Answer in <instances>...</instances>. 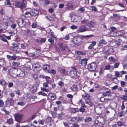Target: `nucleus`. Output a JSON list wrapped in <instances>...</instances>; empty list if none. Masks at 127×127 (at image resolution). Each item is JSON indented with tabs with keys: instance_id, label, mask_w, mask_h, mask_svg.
<instances>
[{
	"instance_id": "nucleus-1",
	"label": "nucleus",
	"mask_w": 127,
	"mask_h": 127,
	"mask_svg": "<svg viewBox=\"0 0 127 127\" xmlns=\"http://www.w3.org/2000/svg\"><path fill=\"white\" fill-rule=\"evenodd\" d=\"M103 51L107 54H112L114 52L113 49L111 46H106L103 49Z\"/></svg>"
},
{
	"instance_id": "nucleus-2",
	"label": "nucleus",
	"mask_w": 127,
	"mask_h": 127,
	"mask_svg": "<svg viewBox=\"0 0 127 127\" xmlns=\"http://www.w3.org/2000/svg\"><path fill=\"white\" fill-rule=\"evenodd\" d=\"M104 109V106L102 105H99L96 107L95 109L96 113L98 115H101L102 110Z\"/></svg>"
},
{
	"instance_id": "nucleus-3",
	"label": "nucleus",
	"mask_w": 127,
	"mask_h": 127,
	"mask_svg": "<svg viewBox=\"0 0 127 127\" xmlns=\"http://www.w3.org/2000/svg\"><path fill=\"white\" fill-rule=\"evenodd\" d=\"M15 5L17 7L20 8L21 10L24 9V8L25 7V3L19 1H16L15 2Z\"/></svg>"
},
{
	"instance_id": "nucleus-4",
	"label": "nucleus",
	"mask_w": 127,
	"mask_h": 127,
	"mask_svg": "<svg viewBox=\"0 0 127 127\" xmlns=\"http://www.w3.org/2000/svg\"><path fill=\"white\" fill-rule=\"evenodd\" d=\"M18 25L20 27H25L26 24V22L23 19L19 18L17 20Z\"/></svg>"
},
{
	"instance_id": "nucleus-5",
	"label": "nucleus",
	"mask_w": 127,
	"mask_h": 127,
	"mask_svg": "<svg viewBox=\"0 0 127 127\" xmlns=\"http://www.w3.org/2000/svg\"><path fill=\"white\" fill-rule=\"evenodd\" d=\"M23 115L21 114L17 113L14 115L15 120L18 122L20 123L22 119Z\"/></svg>"
},
{
	"instance_id": "nucleus-6",
	"label": "nucleus",
	"mask_w": 127,
	"mask_h": 127,
	"mask_svg": "<svg viewBox=\"0 0 127 127\" xmlns=\"http://www.w3.org/2000/svg\"><path fill=\"white\" fill-rule=\"evenodd\" d=\"M96 67V64L94 63H92L88 65V68L91 71H95V70Z\"/></svg>"
},
{
	"instance_id": "nucleus-7",
	"label": "nucleus",
	"mask_w": 127,
	"mask_h": 127,
	"mask_svg": "<svg viewBox=\"0 0 127 127\" xmlns=\"http://www.w3.org/2000/svg\"><path fill=\"white\" fill-rule=\"evenodd\" d=\"M88 28L86 27V25H82L80 26L79 29L77 30L78 33L82 32L87 31Z\"/></svg>"
},
{
	"instance_id": "nucleus-8",
	"label": "nucleus",
	"mask_w": 127,
	"mask_h": 127,
	"mask_svg": "<svg viewBox=\"0 0 127 127\" xmlns=\"http://www.w3.org/2000/svg\"><path fill=\"white\" fill-rule=\"evenodd\" d=\"M14 101L13 98H8L6 101V103L8 106H12L14 105Z\"/></svg>"
},
{
	"instance_id": "nucleus-9",
	"label": "nucleus",
	"mask_w": 127,
	"mask_h": 127,
	"mask_svg": "<svg viewBox=\"0 0 127 127\" xmlns=\"http://www.w3.org/2000/svg\"><path fill=\"white\" fill-rule=\"evenodd\" d=\"M16 69V75H19L21 77L24 76L25 75V73L24 71L21 70L20 68H17Z\"/></svg>"
},
{
	"instance_id": "nucleus-10",
	"label": "nucleus",
	"mask_w": 127,
	"mask_h": 127,
	"mask_svg": "<svg viewBox=\"0 0 127 127\" xmlns=\"http://www.w3.org/2000/svg\"><path fill=\"white\" fill-rule=\"evenodd\" d=\"M81 18L80 16H75L74 17H71V20L72 21L74 22H78L81 20Z\"/></svg>"
},
{
	"instance_id": "nucleus-11",
	"label": "nucleus",
	"mask_w": 127,
	"mask_h": 127,
	"mask_svg": "<svg viewBox=\"0 0 127 127\" xmlns=\"http://www.w3.org/2000/svg\"><path fill=\"white\" fill-rule=\"evenodd\" d=\"M70 77L73 78L76 77L77 74L76 72L75 69L71 70L69 73Z\"/></svg>"
},
{
	"instance_id": "nucleus-12",
	"label": "nucleus",
	"mask_w": 127,
	"mask_h": 127,
	"mask_svg": "<svg viewBox=\"0 0 127 127\" xmlns=\"http://www.w3.org/2000/svg\"><path fill=\"white\" fill-rule=\"evenodd\" d=\"M26 32L28 35H36L35 31L30 29H27L26 31Z\"/></svg>"
},
{
	"instance_id": "nucleus-13",
	"label": "nucleus",
	"mask_w": 127,
	"mask_h": 127,
	"mask_svg": "<svg viewBox=\"0 0 127 127\" xmlns=\"http://www.w3.org/2000/svg\"><path fill=\"white\" fill-rule=\"evenodd\" d=\"M87 60L86 59H83L79 60V63L83 66H86L87 64Z\"/></svg>"
},
{
	"instance_id": "nucleus-14",
	"label": "nucleus",
	"mask_w": 127,
	"mask_h": 127,
	"mask_svg": "<svg viewBox=\"0 0 127 127\" xmlns=\"http://www.w3.org/2000/svg\"><path fill=\"white\" fill-rule=\"evenodd\" d=\"M13 22V19L12 18H10L7 19V22H5V25L6 26H9Z\"/></svg>"
},
{
	"instance_id": "nucleus-15",
	"label": "nucleus",
	"mask_w": 127,
	"mask_h": 127,
	"mask_svg": "<svg viewBox=\"0 0 127 127\" xmlns=\"http://www.w3.org/2000/svg\"><path fill=\"white\" fill-rule=\"evenodd\" d=\"M38 13V11L35 9H33L30 11V15L32 16H36Z\"/></svg>"
},
{
	"instance_id": "nucleus-16",
	"label": "nucleus",
	"mask_w": 127,
	"mask_h": 127,
	"mask_svg": "<svg viewBox=\"0 0 127 127\" xmlns=\"http://www.w3.org/2000/svg\"><path fill=\"white\" fill-rule=\"evenodd\" d=\"M16 68L15 67H14L10 69V73L11 75L13 76H14V75H16Z\"/></svg>"
},
{
	"instance_id": "nucleus-17",
	"label": "nucleus",
	"mask_w": 127,
	"mask_h": 127,
	"mask_svg": "<svg viewBox=\"0 0 127 127\" xmlns=\"http://www.w3.org/2000/svg\"><path fill=\"white\" fill-rule=\"evenodd\" d=\"M7 57L9 60H16L17 59V56L14 54H13L12 56H11L10 55H7Z\"/></svg>"
},
{
	"instance_id": "nucleus-18",
	"label": "nucleus",
	"mask_w": 127,
	"mask_h": 127,
	"mask_svg": "<svg viewBox=\"0 0 127 127\" xmlns=\"http://www.w3.org/2000/svg\"><path fill=\"white\" fill-rule=\"evenodd\" d=\"M77 120L76 117H70L67 119V121L68 123L70 124L72 123Z\"/></svg>"
},
{
	"instance_id": "nucleus-19",
	"label": "nucleus",
	"mask_w": 127,
	"mask_h": 127,
	"mask_svg": "<svg viewBox=\"0 0 127 127\" xmlns=\"http://www.w3.org/2000/svg\"><path fill=\"white\" fill-rule=\"evenodd\" d=\"M75 44L78 45H80L81 44L82 42V39L80 38L79 37L77 38L76 40Z\"/></svg>"
},
{
	"instance_id": "nucleus-20",
	"label": "nucleus",
	"mask_w": 127,
	"mask_h": 127,
	"mask_svg": "<svg viewBox=\"0 0 127 127\" xmlns=\"http://www.w3.org/2000/svg\"><path fill=\"white\" fill-rule=\"evenodd\" d=\"M30 88L31 91L32 93L36 91L37 88L35 85H30Z\"/></svg>"
},
{
	"instance_id": "nucleus-21",
	"label": "nucleus",
	"mask_w": 127,
	"mask_h": 127,
	"mask_svg": "<svg viewBox=\"0 0 127 127\" xmlns=\"http://www.w3.org/2000/svg\"><path fill=\"white\" fill-rule=\"evenodd\" d=\"M43 69L45 70L46 72H47V70L50 69L49 66L47 64L44 65L43 67Z\"/></svg>"
},
{
	"instance_id": "nucleus-22",
	"label": "nucleus",
	"mask_w": 127,
	"mask_h": 127,
	"mask_svg": "<svg viewBox=\"0 0 127 127\" xmlns=\"http://www.w3.org/2000/svg\"><path fill=\"white\" fill-rule=\"evenodd\" d=\"M86 107V106L85 105V104H83L79 109V111L82 113L84 112L85 110V108Z\"/></svg>"
},
{
	"instance_id": "nucleus-23",
	"label": "nucleus",
	"mask_w": 127,
	"mask_h": 127,
	"mask_svg": "<svg viewBox=\"0 0 127 127\" xmlns=\"http://www.w3.org/2000/svg\"><path fill=\"white\" fill-rule=\"evenodd\" d=\"M78 111V108H71L70 109V111L71 113H75Z\"/></svg>"
},
{
	"instance_id": "nucleus-24",
	"label": "nucleus",
	"mask_w": 127,
	"mask_h": 127,
	"mask_svg": "<svg viewBox=\"0 0 127 127\" xmlns=\"http://www.w3.org/2000/svg\"><path fill=\"white\" fill-rule=\"evenodd\" d=\"M92 120V118L89 117H85L84 120L85 122H87L90 121Z\"/></svg>"
},
{
	"instance_id": "nucleus-25",
	"label": "nucleus",
	"mask_w": 127,
	"mask_h": 127,
	"mask_svg": "<svg viewBox=\"0 0 127 127\" xmlns=\"http://www.w3.org/2000/svg\"><path fill=\"white\" fill-rule=\"evenodd\" d=\"M61 73L62 74L65 75H68L67 71L66 70L63 69L61 70L60 71Z\"/></svg>"
},
{
	"instance_id": "nucleus-26",
	"label": "nucleus",
	"mask_w": 127,
	"mask_h": 127,
	"mask_svg": "<svg viewBox=\"0 0 127 127\" xmlns=\"http://www.w3.org/2000/svg\"><path fill=\"white\" fill-rule=\"evenodd\" d=\"M65 117V115L63 113H62L59 114L58 117L59 119H62L64 118Z\"/></svg>"
},
{
	"instance_id": "nucleus-27",
	"label": "nucleus",
	"mask_w": 127,
	"mask_h": 127,
	"mask_svg": "<svg viewBox=\"0 0 127 127\" xmlns=\"http://www.w3.org/2000/svg\"><path fill=\"white\" fill-rule=\"evenodd\" d=\"M82 96L85 100L88 99L89 98V95L85 93L84 95H82Z\"/></svg>"
},
{
	"instance_id": "nucleus-28",
	"label": "nucleus",
	"mask_w": 127,
	"mask_h": 127,
	"mask_svg": "<svg viewBox=\"0 0 127 127\" xmlns=\"http://www.w3.org/2000/svg\"><path fill=\"white\" fill-rule=\"evenodd\" d=\"M47 72L52 74H55L56 73V70H55L52 69L50 70V69L49 70H47Z\"/></svg>"
},
{
	"instance_id": "nucleus-29",
	"label": "nucleus",
	"mask_w": 127,
	"mask_h": 127,
	"mask_svg": "<svg viewBox=\"0 0 127 127\" xmlns=\"http://www.w3.org/2000/svg\"><path fill=\"white\" fill-rule=\"evenodd\" d=\"M95 25V23L93 22H90L88 23V25L89 26L92 27H93Z\"/></svg>"
},
{
	"instance_id": "nucleus-30",
	"label": "nucleus",
	"mask_w": 127,
	"mask_h": 127,
	"mask_svg": "<svg viewBox=\"0 0 127 127\" xmlns=\"http://www.w3.org/2000/svg\"><path fill=\"white\" fill-rule=\"evenodd\" d=\"M49 96H50L51 99L54 100L55 98V95L54 94L50 93L49 94Z\"/></svg>"
},
{
	"instance_id": "nucleus-31",
	"label": "nucleus",
	"mask_w": 127,
	"mask_h": 127,
	"mask_svg": "<svg viewBox=\"0 0 127 127\" xmlns=\"http://www.w3.org/2000/svg\"><path fill=\"white\" fill-rule=\"evenodd\" d=\"M71 89L73 91H75L78 90V87L76 85H74L73 87L71 88Z\"/></svg>"
},
{
	"instance_id": "nucleus-32",
	"label": "nucleus",
	"mask_w": 127,
	"mask_h": 127,
	"mask_svg": "<svg viewBox=\"0 0 127 127\" xmlns=\"http://www.w3.org/2000/svg\"><path fill=\"white\" fill-rule=\"evenodd\" d=\"M112 81L113 82L116 84H118L119 82V80L116 78H114L112 79Z\"/></svg>"
},
{
	"instance_id": "nucleus-33",
	"label": "nucleus",
	"mask_w": 127,
	"mask_h": 127,
	"mask_svg": "<svg viewBox=\"0 0 127 127\" xmlns=\"http://www.w3.org/2000/svg\"><path fill=\"white\" fill-rule=\"evenodd\" d=\"M12 64L13 66H18L20 64L19 62H16L13 61L12 63Z\"/></svg>"
},
{
	"instance_id": "nucleus-34",
	"label": "nucleus",
	"mask_w": 127,
	"mask_h": 127,
	"mask_svg": "<svg viewBox=\"0 0 127 127\" xmlns=\"http://www.w3.org/2000/svg\"><path fill=\"white\" fill-rule=\"evenodd\" d=\"M78 11L79 12L82 13L85 11V9L84 7H82L78 9Z\"/></svg>"
},
{
	"instance_id": "nucleus-35",
	"label": "nucleus",
	"mask_w": 127,
	"mask_h": 127,
	"mask_svg": "<svg viewBox=\"0 0 127 127\" xmlns=\"http://www.w3.org/2000/svg\"><path fill=\"white\" fill-rule=\"evenodd\" d=\"M31 9V8H29L26 9V10L28 11L26 12V13H25V16H24V17H26V15H28L29 14H30V11H29V10H30Z\"/></svg>"
},
{
	"instance_id": "nucleus-36",
	"label": "nucleus",
	"mask_w": 127,
	"mask_h": 127,
	"mask_svg": "<svg viewBox=\"0 0 127 127\" xmlns=\"http://www.w3.org/2000/svg\"><path fill=\"white\" fill-rule=\"evenodd\" d=\"M0 39L3 41L8 43V41H7L6 37H3L1 36H0Z\"/></svg>"
},
{
	"instance_id": "nucleus-37",
	"label": "nucleus",
	"mask_w": 127,
	"mask_h": 127,
	"mask_svg": "<svg viewBox=\"0 0 127 127\" xmlns=\"http://www.w3.org/2000/svg\"><path fill=\"white\" fill-rule=\"evenodd\" d=\"M115 76L117 77H120L122 76V75H120L118 71H116L115 72Z\"/></svg>"
},
{
	"instance_id": "nucleus-38",
	"label": "nucleus",
	"mask_w": 127,
	"mask_h": 127,
	"mask_svg": "<svg viewBox=\"0 0 127 127\" xmlns=\"http://www.w3.org/2000/svg\"><path fill=\"white\" fill-rule=\"evenodd\" d=\"M7 122L8 123L10 124H12L13 123L12 119H8L7 121Z\"/></svg>"
},
{
	"instance_id": "nucleus-39",
	"label": "nucleus",
	"mask_w": 127,
	"mask_h": 127,
	"mask_svg": "<svg viewBox=\"0 0 127 127\" xmlns=\"http://www.w3.org/2000/svg\"><path fill=\"white\" fill-rule=\"evenodd\" d=\"M5 4L8 5H11V4L10 3V1L9 0H5Z\"/></svg>"
},
{
	"instance_id": "nucleus-40",
	"label": "nucleus",
	"mask_w": 127,
	"mask_h": 127,
	"mask_svg": "<svg viewBox=\"0 0 127 127\" xmlns=\"http://www.w3.org/2000/svg\"><path fill=\"white\" fill-rule=\"evenodd\" d=\"M109 60L110 61L114 62L116 61V60L114 57H111L109 58Z\"/></svg>"
},
{
	"instance_id": "nucleus-41",
	"label": "nucleus",
	"mask_w": 127,
	"mask_h": 127,
	"mask_svg": "<svg viewBox=\"0 0 127 127\" xmlns=\"http://www.w3.org/2000/svg\"><path fill=\"white\" fill-rule=\"evenodd\" d=\"M38 95H41L43 96H47V94H46L44 92H39L38 93Z\"/></svg>"
},
{
	"instance_id": "nucleus-42",
	"label": "nucleus",
	"mask_w": 127,
	"mask_h": 127,
	"mask_svg": "<svg viewBox=\"0 0 127 127\" xmlns=\"http://www.w3.org/2000/svg\"><path fill=\"white\" fill-rule=\"evenodd\" d=\"M17 105H21L22 106H23L25 105V103L22 101L19 102L17 103Z\"/></svg>"
},
{
	"instance_id": "nucleus-43",
	"label": "nucleus",
	"mask_w": 127,
	"mask_h": 127,
	"mask_svg": "<svg viewBox=\"0 0 127 127\" xmlns=\"http://www.w3.org/2000/svg\"><path fill=\"white\" fill-rule=\"evenodd\" d=\"M110 65L109 64H108L105 66L104 69L105 70H108L110 68Z\"/></svg>"
},
{
	"instance_id": "nucleus-44",
	"label": "nucleus",
	"mask_w": 127,
	"mask_h": 127,
	"mask_svg": "<svg viewBox=\"0 0 127 127\" xmlns=\"http://www.w3.org/2000/svg\"><path fill=\"white\" fill-rule=\"evenodd\" d=\"M116 30V28L115 27H113L110 28V32L111 34L113 32Z\"/></svg>"
},
{
	"instance_id": "nucleus-45",
	"label": "nucleus",
	"mask_w": 127,
	"mask_h": 127,
	"mask_svg": "<svg viewBox=\"0 0 127 127\" xmlns=\"http://www.w3.org/2000/svg\"><path fill=\"white\" fill-rule=\"evenodd\" d=\"M39 53L37 51H36L34 52V54L33 55H31V56H37L39 55Z\"/></svg>"
},
{
	"instance_id": "nucleus-46",
	"label": "nucleus",
	"mask_w": 127,
	"mask_h": 127,
	"mask_svg": "<svg viewBox=\"0 0 127 127\" xmlns=\"http://www.w3.org/2000/svg\"><path fill=\"white\" fill-rule=\"evenodd\" d=\"M17 25L16 24L12 23V24L11 25V27L12 29H15Z\"/></svg>"
},
{
	"instance_id": "nucleus-47",
	"label": "nucleus",
	"mask_w": 127,
	"mask_h": 127,
	"mask_svg": "<svg viewBox=\"0 0 127 127\" xmlns=\"http://www.w3.org/2000/svg\"><path fill=\"white\" fill-rule=\"evenodd\" d=\"M37 26V24L35 23H33L31 25V27L32 28H36Z\"/></svg>"
},
{
	"instance_id": "nucleus-48",
	"label": "nucleus",
	"mask_w": 127,
	"mask_h": 127,
	"mask_svg": "<svg viewBox=\"0 0 127 127\" xmlns=\"http://www.w3.org/2000/svg\"><path fill=\"white\" fill-rule=\"evenodd\" d=\"M121 86L122 87H124L126 85V83L124 81H121L120 82Z\"/></svg>"
},
{
	"instance_id": "nucleus-49",
	"label": "nucleus",
	"mask_w": 127,
	"mask_h": 127,
	"mask_svg": "<svg viewBox=\"0 0 127 127\" xmlns=\"http://www.w3.org/2000/svg\"><path fill=\"white\" fill-rule=\"evenodd\" d=\"M58 84L59 86H60L61 87H62L64 85V83L62 81H60L59 82Z\"/></svg>"
},
{
	"instance_id": "nucleus-50",
	"label": "nucleus",
	"mask_w": 127,
	"mask_h": 127,
	"mask_svg": "<svg viewBox=\"0 0 127 127\" xmlns=\"http://www.w3.org/2000/svg\"><path fill=\"white\" fill-rule=\"evenodd\" d=\"M48 41L49 42H50L51 44L53 43L54 42V39L51 38H50L49 39Z\"/></svg>"
},
{
	"instance_id": "nucleus-51",
	"label": "nucleus",
	"mask_w": 127,
	"mask_h": 127,
	"mask_svg": "<svg viewBox=\"0 0 127 127\" xmlns=\"http://www.w3.org/2000/svg\"><path fill=\"white\" fill-rule=\"evenodd\" d=\"M51 114L52 115V116L54 118H55L56 116V113L53 112V111H51Z\"/></svg>"
},
{
	"instance_id": "nucleus-52",
	"label": "nucleus",
	"mask_w": 127,
	"mask_h": 127,
	"mask_svg": "<svg viewBox=\"0 0 127 127\" xmlns=\"http://www.w3.org/2000/svg\"><path fill=\"white\" fill-rule=\"evenodd\" d=\"M33 68H34L35 69L38 68L40 67L39 65L37 64V65H36L35 64H33L32 65Z\"/></svg>"
},
{
	"instance_id": "nucleus-53",
	"label": "nucleus",
	"mask_w": 127,
	"mask_h": 127,
	"mask_svg": "<svg viewBox=\"0 0 127 127\" xmlns=\"http://www.w3.org/2000/svg\"><path fill=\"white\" fill-rule=\"evenodd\" d=\"M41 90L43 91L48 92L49 91V90L47 89H46L45 88L43 87L41 88Z\"/></svg>"
},
{
	"instance_id": "nucleus-54",
	"label": "nucleus",
	"mask_w": 127,
	"mask_h": 127,
	"mask_svg": "<svg viewBox=\"0 0 127 127\" xmlns=\"http://www.w3.org/2000/svg\"><path fill=\"white\" fill-rule=\"evenodd\" d=\"M115 43L118 46L120 44V43L119 40H116L115 41Z\"/></svg>"
},
{
	"instance_id": "nucleus-55",
	"label": "nucleus",
	"mask_w": 127,
	"mask_h": 127,
	"mask_svg": "<svg viewBox=\"0 0 127 127\" xmlns=\"http://www.w3.org/2000/svg\"><path fill=\"white\" fill-rule=\"evenodd\" d=\"M48 83L45 82L43 84V87L44 88H46L48 87Z\"/></svg>"
},
{
	"instance_id": "nucleus-56",
	"label": "nucleus",
	"mask_w": 127,
	"mask_h": 127,
	"mask_svg": "<svg viewBox=\"0 0 127 127\" xmlns=\"http://www.w3.org/2000/svg\"><path fill=\"white\" fill-rule=\"evenodd\" d=\"M4 63V62L3 60L0 59V66L3 65Z\"/></svg>"
},
{
	"instance_id": "nucleus-57",
	"label": "nucleus",
	"mask_w": 127,
	"mask_h": 127,
	"mask_svg": "<svg viewBox=\"0 0 127 127\" xmlns=\"http://www.w3.org/2000/svg\"><path fill=\"white\" fill-rule=\"evenodd\" d=\"M70 28L74 30L77 29L78 27L75 25H73L70 27Z\"/></svg>"
},
{
	"instance_id": "nucleus-58",
	"label": "nucleus",
	"mask_w": 127,
	"mask_h": 127,
	"mask_svg": "<svg viewBox=\"0 0 127 127\" xmlns=\"http://www.w3.org/2000/svg\"><path fill=\"white\" fill-rule=\"evenodd\" d=\"M4 105V102L3 101L1 100L0 99V107H3Z\"/></svg>"
},
{
	"instance_id": "nucleus-59",
	"label": "nucleus",
	"mask_w": 127,
	"mask_h": 127,
	"mask_svg": "<svg viewBox=\"0 0 127 127\" xmlns=\"http://www.w3.org/2000/svg\"><path fill=\"white\" fill-rule=\"evenodd\" d=\"M38 122L40 124L42 125H43L44 124V122L42 120L39 119L38 120Z\"/></svg>"
},
{
	"instance_id": "nucleus-60",
	"label": "nucleus",
	"mask_w": 127,
	"mask_h": 127,
	"mask_svg": "<svg viewBox=\"0 0 127 127\" xmlns=\"http://www.w3.org/2000/svg\"><path fill=\"white\" fill-rule=\"evenodd\" d=\"M91 7L92 10L96 11H97V8L95 6H92Z\"/></svg>"
},
{
	"instance_id": "nucleus-61",
	"label": "nucleus",
	"mask_w": 127,
	"mask_h": 127,
	"mask_svg": "<svg viewBox=\"0 0 127 127\" xmlns=\"http://www.w3.org/2000/svg\"><path fill=\"white\" fill-rule=\"evenodd\" d=\"M113 16L114 17H115V18H117L119 19V18H120V16H119L117 14H114L113 15Z\"/></svg>"
},
{
	"instance_id": "nucleus-62",
	"label": "nucleus",
	"mask_w": 127,
	"mask_h": 127,
	"mask_svg": "<svg viewBox=\"0 0 127 127\" xmlns=\"http://www.w3.org/2000/svg\"><path fill=\"white\" fill-rule=\"evenodd\" d=\"M12 45H13V47H16L18 46V44L17 43H14L12 44Z\"/></svg>"
},
{
	"instance_id": "nucleus-63",
	"label": "nucleus",
	"mask_w": 127,
	"mask_h": 127,
	"mask_svg": "<svg viewBox=\"0 0 127 127\" xmlns=\"http://www.w3.org/2000/svg\"><path fill=\"white\" fill-rule=\"evenodd\" d=\"M0 84L2 85H4L5 84V82L4 80H1L0 81Z\"/></svg>"
},
{
	"instance_id": "nucleus-64",
	"label": "nucleus",
	"mask_w": 127,
	"mask_h": 127,
	"mask_svg": "<svg viewBox=\"0 0 127 127\" xmlns=\"http://www.w3.org/2000/svg\"><path fill=\"white\" fill-rule=\"evenodd\" d=\"M122 98L125 100H126L127 99V95H125L122 96Z\"/></svg>"
}]
</instances>
